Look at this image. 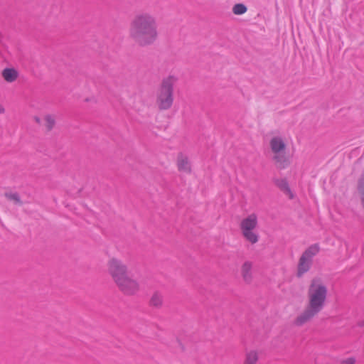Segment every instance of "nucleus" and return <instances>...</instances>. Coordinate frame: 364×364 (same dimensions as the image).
Returning a JSON list of instances; mask_svg holds the SVG:
<instances>
[{
	"label": "nucleus",
	"mask_w": 364,
	"mask_h": 364,
	"mask_svg": "<svg viewBox=\"0 0 364 364\" xmlns=\"http://www.w3.org/2000/svg\"><path fill=\"white\" fill-rule=\"evenodd\" d=\"M156 18L149 13L135 16L130 23L129 36L139 46L145 47L155 43L158 38Z\"/></svg>",
	"instance_id": "f257e3e1"
},
{
	"label": "nucleus",
	"mask_w": 364,
	"mask_h": 364,
	"mask_svg": "<svg viewBox=\"0 0 364 364\" xmlns=\"http://www.w3.org/2000/svg\"><path fill=\"white\" fill-rule=\"evenodd\" d=\"M108 270L123 294L134 295L138 291V282L128 277L127 267L121 260L116 258L110 259L108 262Z\"/></svg>",
	"instance_id": "f03ea898"
},
{
	"label": "nucleus",
	"mask_w": 364,
	"mask_h": 364,
	"mask_svg": "<svg viewBox=\"0 0 364 364\" xmlns=\"http://www.w3.org/2000/svg\"><path fill=\"white\" fill-rule=\"evenodd\" d=\"M309 304L296 318H312L323 309L327 296V288L320 278L311 280L309 288Z\"/></svg>",
	"instance_id": "7ed1b4c3"
},
{
	"label": "nucleus",
	"mask_w": 364,
	"mask_h": 364,
	"mask_svg": "<svg viewBox=\"0 0 364 364\" xmlns=\"http://www.w3.org/2000/svg\"><path fill=\"white\" fill-rule=\"evenodd\" d=\"M177 78L169 75L162 80L156 94V104L160 110L170 109L173 102V86Z\"/></svg>",
	"instance_id": "20e7f679"
},
{
	"label": "nucleus",
	"mask_w": 364,
	"mask_h": 364,
	"mask_svg": "<svg viewBox=\"0 0 364 364\" xmlns=\"http://www.w3.org/2000/svg\"><path fill=\"white\" fill-rule=\"evenodd\" d=\"M257 225V217L255 213L250 214L243 219L240 223V229L245 238L252 244L257 242L259 236L253 232Z\"/></svg>",
	"instance_id": "39448f33"
},
{
	"label": "nucleus",
	"mask_w": 364,
	"mask_h": 364,
	"mask_svg": "<svg viewBox=\"0 0 364 364\" xmlns=\"http://www.w3.org/2000/svg\"><path fill=\"white\" fill-rule=\"evenodd\" d=\"M273 182L275 186L279 188L284 194L287 195L290 199H293L294 195L293 194L289 186V183L286 178H273Z\"/></svg>",
	"instance_id": "423d86ee"
},
{
	"label": "nucleus",
	"mask_w": 364,
	"mask_h": 364,
	"mask_svg": "<svg viewBox=\"0 0 364 364\" xmlns=\"http://www.w3.org/2000/svg\"><path fill=\"white\" fill-rule=\"evenodd\" d=\"M311 264V261L305 259L304 257H301L299 258V264L297 266V277H302L306 272H307L310 269Z\"/></svg>",
	"instance_id": "0eeeda50"
},
{
	"label": "nucleus",
	"mask_w": 364,
	"mask_h": 364,
	"mask_svg": "<svg viewBox=\"0 0 364 364\" xmlns=\"http://www.w3.org/2000/svg\"><path fill=\"white\" fill-rule=\"evenodd\" d=\"M272 151L274 154H279L286 149V144L281 137L274 136L270 141Z\"/></svg>",
	"instance_id": "6e6552de"
},
{
	"label": "nucleus",
	"mask_w": 364,
	"mask_h": 364,
	"mask_svg": "<svg viewBox=\"0 0 364 364\" xmlns=\"http://www.w3.org/2000/svg\"><path fill=\"white\" fill-rule=\"evenodd\" d=\"M320 251V247L318 244H313L310 245L301 255V257H304L305 259H307L312 262L313 257L316 255Z\"/></svg>",
	"instance_id": "1a4fd4ad"
},
{
	"label": "nucleus",
	"mask_w": 364,
	"mask_h": 364,
	"mask_svg": "<svg viewBox=\"0 0 364 364\" xmlns=\"http://www.w3.org/2000/svg\"><path fill=\"white\" fill-rule=\"evenodd\" d=\"M1 75L6 82H12L17 79L18 73L14 68H6L2 70Z\"/></svg>",
	"instance_id": "9d476101"
},
{
	"label": "nucleus",
	"mask_w": 364,
	"mask_h": 364,
	"mask_svg": "<svg viewBox=\"0 0 364 364\" xmlns=\"http://www.w3.org/2000/svg\"><path fill=\"white\" fill-rule=\"evenodd\" d=\"M252 262L247 261L242 264L241 268L242 276L247 283H250L252 280Z\"/></svg>",
	"instance_id": "9b49d317"
},
{
	"label": "nucleus",
	"mask_w": 364,
	"mask_h": 364,
	"mask_svg": "<svg viewBox=\"0 0 364 364\" xmlns=\"http://www.w3.org/2000/svg\"><path fill=\"white\" fill-rule=\"evenodd\" d=\"M178 168L180 171L191 172V166L187 157H183L181 153L178 156Z\"/></svg>",
	"instance_id": "f8f14e48"
},
{
	"label": "nucleus",
	"mask_w": 364,
	"mask_h": 364,
	"mask_svg": "<svg viewBox=\"0 0 364 364\" xmlns=\"http://www.w3.org/2000/svg\"><path fill=\"white\" fill-rule=\"evenodd\" d=\"M258 354L255 350L247 352L243 364H256L258 361Z\"/></svg>",
	"instance_id": "ddd939ff"
},
{
	"label": "nucleus",
	"mask_w": 364,
	"mask_h": 364,
	"mask_svg": "<svg viewBox=\"0 0 364 364\" xmlns=\"http://www.w3.org/2000/svg\"><path fill=\"white\" fill-rule=\"evenodd\" d=\"M274 160L278 164V168L280 169H284L289 165L288 159L284 154H277L274 156Z\"/></svg>",
	"instance_id": "4468645a"
},
{
	"label": "nucleus",
	"mask_w": 364,
	"mask_h": 364,
	"mask_svg": "<svg viewBox=\"0 0 364 364\" xmlns=\"http://www.w3.org/2000/svg\"><path fill=\"white\" fill-rule=\"evenodd\" d=\"M163 299L162 296L158 292H155L149 301V304L154 307H159L162 305Z\"/></svg>",
	"instance_id": "2eb2a0df"
},
{
	"label": "nucleus",
	"mask_w": 364,
	"mask_h": 364,
	"mask_svg": "<svg viewBox=\"0 0 364 364\" xmlns=\"http://www.w3.org/2000/svg\"><path fill=\"white\" fill-rule=\"evenodd\" d=\"M4 196L9 200H12L16 205H22L23 202L21 200L20 196L18 193L6 192Z\"/></svg>",
	"instance_id": "dca6fc26"
},
{
	"label": "nucleus",
	"mask_w": 364,
	"mask_h": 364,
	"mask_svg": "<svg viewBox=\"0 0 364 364\" xmlns=\"http://www.w3.org/2000/svg\"><path fill=\"white\" fill-rule=\"evenodd\" d=\"M247 7L242 3L236 4L232 7V12L235 15H242L246 13Z\"/></svg>",
	"instance_id": "f3484780"
},
{
	"label": "nucleus",
	"mask_w": 364,
	"mask_h": 364,
	"mask_svg": "<svg viewBox=\"0 0 364 364\" xmlns=\"http://www.w3.org/2000/svg\"><path fill=\"white\" fill-rule=\"evenodd\" d=\"M46 127L48 131H51L55 124V119L50 114L45 117Z\"/></svg>",
	"instance_id": "a211bd4d"
},
{
	"label": "nucleus",
	"mask_w": 364,
	"mask_h": 364,
	"mask_svg": "<svg viewBox=\"0 0 364 364\" xmlns=\"http://www.w3.org/2000/svg\"><path fill=\"white\" fill-rule=\"evenodd\" d=\"M356 360L353 357H350L341 360L340 364H355Z\"/></svg>",
	"instance_id": "6ab92c4d"
},
{
	"label": "nucleus",
	"mask_w": 364,
	"mask_h": 364,
	"mask_svg": "<svg viewBox=\"0 0 364 364\" xmlns=\"http://www.w3.org/2000/svg\"><path fill=\"white\" fill-rule=\"evenodd\" d=\"M306 320H296L295 325L297 326H302Z\"/></svg>",
	"instance_id": "aec40b11"
},
{
	"label": "nucleus",
	"mask_w": 364,
	"mask_h": 364,
	"mask_svg": "<svg viewBox=\"0 0 364 364\" xmlns=\"http://www.w3.org/2000/svg\"><path fill=\"white\" fill-rule=\"evenodd\" d=\"M176 343L178 345V346L180 347L181 350L182 351H183V350H184V346H183V345L182 344V343L181 342V341H180V340H178V339H177V341H176Z\"/></svg>",
	"instance_id": "412c9836"
},
{
	"label": "nucleus",
	"mask_w": 364,
	"mask_h": 364,
	"mask_svg": "<svg viewBox=\"0 0 364 364\" xmlns=\"http://www.w3.org/2000/svg\"><path fill=\"white\" fill-rule=\"evenodd\" d=\"M34 120L38 123V124H40L41 123V119L40 117L36 116L34 117Z\"/></svg>",
	"instance_id": "4be33fe9"
},
{
	"label": "nucleus",
	"mask_w": 364,
	"mask_h": 364,
	"mask_svg": "<svg viewBox=\"0 0 364 364\" xmlns=\"http://www.w3.org/2000/svg\"><path fill=\"white\" fill-rule=\"evenodd\" d=\"M5 112L4 107L0 105V113L3 114Z\"/></svg>",
	"instance_id": "5701e85b"
},
{
	"label": "nucleus",
	"mask_w": 364,
	"mask_h": 364,
	"mask_svg": "<svg viewBox=\"0 0 364 364\" xmlns=\"http://www.w3.org/2000/svg\"><path fill=\"white\" fill-rule=\"evenodd\" d=\"M2 38H3V34H2V33L0 31V42L1 41Z\"/></svg>",
	"instance_id": "b1692460"
},
{
	"label": "nucleus",
	"mask_w": 364,
	"mask_h": 364,
	"mask_svg": "<svg viewBox=\"0 0 364 364\" xmlns=\"http://www.w3.org/2000/svg\"><path fill=\"white\" fill-rule=\"evenodd\" d=\"M359 326H364V321H362L361 323H360Z\"/></svg>",
	"instance_id": "393cba45"
}]
</instances>
